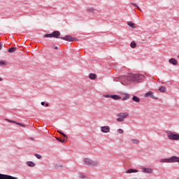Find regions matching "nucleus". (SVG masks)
I'll use <instances>...</instances> for the list:
<instances>
[{"mask_svg": "<svg viewBox=\"0 0 179 179\" xmlns=\"http://www.w3.org/2000/svg\"><path fill=\"white\" fill-rule=\"evenodd\" d=\"M84 162L86 166H89L90 167H96V166H99V162L93 161L89 158H85Z\"/></svg>", "mask_w": 179, "mask_h": 179, "instance_id": "6", "label": "nucleus"}, {"mask_svg": "<svg viewBox=\"0 0 179 179\" xmlns=\"http://www.w3.org/2000/svg\"><path fill=\"white\" fill-rule=\"evenodd\" d=\"M62 135V136H64V138H66V139H68V136H66V134L63 133Z\"/></svg>", "mask_w": 179, "mask_h": 179, "instance_id": "33", "label": "nucleus"}, {"mask_svg": "<svg viewBox=\"0 0 179 179\" xmlns=\"http://www.w3.org/2000/svg\"><path fill=\"white\" fill-rule=\"evenodd\" d=\"M159 90L161 93H166L167 88H166L164 86H162L159 88Z\"/></svg>", "mask_w": 179, "mask_h": 179, "instance_id": "17", "label": "nucleus"}, {"mask_svg": "<svg viewBox=\"0 0 179 179\" xmlns=\"http://www.w3.org/2000/svg\"><path fill=\"white\" fill-rule=\"evenodd\" d=\"M132 100L135 103H140L141 102V99L139 97L136 96H133Z\"/></svg>", "mask_w": 179, "mask_h": 179, "instance_id": "15", "label": "nucleus"}, {"mask_svg": "<svg viewBox=\"0 0 179 179\" xmlns=\"http://www.w3.org/2000/svg\"><path fill=\"white\" fill-rule=\"evenodd\" d=\"M131 4L133 5V6H134V8H137V9H138V10H142L141 9V8H139V6H138L136 3H131Z\"/></svg>", "mask_w": 179, "mask_h": 179, "instance_id": "25", "label": "nucleus"}, {"mask_svg": "<svg viewBox=\"0 0 179 179\" xmlns=\"http://www.w3.org/2000/svg\"><path fill=\"white\" fill-rule=\"evenodd\" d=\"M178 57L179 58V55L178 56Z\"/></svg>", "mask_w": 179, "mask_h": 179, "instance_id": "42", "label": "nucleus"}, {"mask_svg": "<svg viewBox=\"0 0 179 179\" xmlns=\"http://www.w3.org/2000/svg\"><path fill=\"white\" fill-rule=\"evenodd\" d=\"M169 141H179V134H176L171 131H166Z\"/></svg>", "mask_w": 179, "mask_h": 179, "instance_id": "4", "label": "nucleus"}, {"mask_svg": "<svg viewBox=\"0 0 179 179\" xmlns=\"http://www.w3.org/2000/svg\"><path fill=\"white\" fill-rule=\"evenodd\" d=\"M27 166H28V167H36V163L29 161L27 162Z\"/></svg>", "mask_w": 179, "mask_h": 179, "instance_id": "14", "label": "nucleus"}, {"mask_svg": "<svg viewBox=\"0 0 179 179\" xmlns=\"http://www.w3.org/2000/svg\"><path fill=\"white\" fill-rule=\"evenodd\" d=\"M130 47L131 48H136V43H135V41H131L130 43Z\"/></svg>", "mask_w": 179, "mask_h": 179, "instance_id": "22", "label": "nucleus"}, {"mask_svg": "<svg viewBox=\"0 0 179 179\" xmlns=\"http://www.w3.org/2000/svg\"><path fill=\"white\" fill-rule=\"evenodd\" d=\"M128 99H129V95L126 94L122 99V100L124 101L125 100H128Z\"/></svg>", "mask_w": 179, "mask_h": 179, "instance_id": "26", "label": "nucleus"}, {"mask_svg": "<svg viewBox=\"0 0 179 179\" xmlns=\"http://www.w3.org/2000/svg\"><path fill=\"white\" fill-rule=\"evenodd\" d=\"M117 132L118 134H124V130L122 129H118Z\"/></svg>", "mask_w": 179, "mask_h": 179, "instance_id": "28", "label": "nucleus"}, {"mask_svg": "<svg viewBox=\"0 0 179 179\" xmlns=\"http://www.w3.org/2000/svg\"><path fill=\"white\" fill-rule=\"evenodd\" d=\"M142 173H144L145 174H152V173H153V169L150 168L143 167L142 169Z\"/></svg>", "mask_w": 179, "mask_h": 179, "instance_id": "9", "label": "nucleus"}, {"mask_svg": "<svg viewBox=\"0 0 179 179\" xmlns=\"http://www.w3.org/2000/svg\"><path fill=\"white\" fill-rule=\"evenodd\" d=\"M103 97H106V99H110V98H111V95H110V94H105V95H103Z\"/></svg>", "mask_w": 179, "mask_h": 179, "instance_id": "31", "label": "nucleus"}, {"mask_svg": "<svg viewBox=\"0 0 179 179\" xmlns=\"http://www.w3.org/2000/svg\"><path fill=\"white\" fill-rule=\"evenodd\" d=\"M138 171H138L137 169H130L126 171V173L131 174V173H138Z\"/></svg>", "mask_w": 179, "mask_h": 179, "instance_id": "13", "label": "nucleus"}, {"mask_svg": "<svg viewBox=\"0 0 179 179\" xmlns=\"http://www.w3.org/2000/svg\"><path fill=\"white\" fill-rule=\"evenodd\" d=\"M160 163H179V157L172 156L169 158L161 159Z\"/></svg>", "mask_w": 179, "mask_h": 179, "instance_id": "2", "label": "nucleus"}, {"mask_svg": "<svg viewBox=\"0 0 179 179\" xmlns=\"http://www.w3.org/2000/svg\"><path fill=\"white\" fill-rule=\"evenodd\" d=\"M89 78H90V79L94 80V79H96V78H97V76H96V74H94V73H90Z\"/></svg>", "mask_w": 179, "mask_h": 179, "instance_id": "19", "label": "nucleus"}, {"mask_svg": "<svg viewBox=\"0 0 179 179\" xmlns=\"http://www.w3.org/2000/svg\"><path fill=\"white\" fill-rule=\"evenodd\" d=\"M61 40H64V41H76V38L72 37L69 35H66L65 36H62L60 38Z\"/></svg>", "mask_w": 179, "mask_h": 179, "instance_id": "7", "label": "nucleus"}, {"mask_svg": "<svg viewBox=\"0 0 179 179\" xmlns=\"http://www.w3.org/2000/svg\"><path fill=\"white\" fill-rule=\"evenodd\" d=\"M169 64H171L172 65H177L178 64V62L174 58H171L169 60Z\"/></svg>", "mask_w": 179, "mask_h": 179, "instance_id": "12", "label": "nucleus"}, {"mask_svg": "<svg viewBox=\"0 0 179 179\" xmlns=\"http://www.w3.org/2000/svg\"><path fill=\"white\" fill-rule=\"evenodd\" d=\"M145 97H150L154 100H157V97L155 96V95H153V93L150 91L145 94Z\"/></svg>", "mask_w": 179, "mask_h": 179, "instance_id": "11", "label": "nucleus"}, {"mask_svg": "<svg viewBox=\"0 0 179 179\" xmlns=\"http://www.w3.org/2000/svg\"><path fill=\"white\" fill-rule=\"evenodd\" d=\"M131 142L134 144V145H139V141L137 139H132Z\"/></svg>", "mask_w": 179, "mask_h": 179, "instance_id": "24", "label": "nucleus"}, {"mask_svg": "<svg viewBox=\"0 0 179 179\" xmlns=\"http://www.w3.org/2000/svg\"><path fill=\"white\" fill-rule=\"evenodd\" d=\"M3 47V43L2 42H0V50H2Z\"/></svg>", "mask_w": 179, "mask_h": 179, "instance_id": "32", "label": "nucleus"}, {"mask_svg": "<svg viewBox=\"0 0 179 179\" xmlns=\"http://www.w3.org/2000/svg\"><path fill=\"white\" fill-rule=\"evenodd\" d=\"M110 99H113V100H120L121 96L118 95H110Z\"/></svg>", "mask_w": 179, "mask_h": 179, "instance_id": "18", "label": "nucleus"}, {"mask_svg": "<svg viewBox=\"0 0 179 179\" xmlns=\"http://www.w3.org/2000/svg\"><path fill=\"white\" fill-rule=\"evenodd\" d=\"M3 80V79L0 77V82H2Z\"/></svg>", "mask_w": 179, "mask_h": 179, "instance_id": "40", "label": "nucleus"}, {"mask_svg": "<svg viewBox=\"0 0 179 179\" xmlns=\"http://www.w3.org/2000/svg\"><path fill=\"white\" fill-rule=\"evenodd\" d=\"M119 79L121 80L122 85L127 86V85H129V83H141V81L145 79V76L141 74L130 73L128 76H122L120 77Z\"/></svg>", "mask_w": 179, "mask_h": 179, "instance_id": "1", "label": "nucleus"}, {"mask_svg": "<svg viewBox=\"0 0 179 179\" xmlns=\"http://www.w3.org/2000/svg\"><path fill=\"white\" fill-rule=\"evenodd\" d=\"M110 128L108 126H103L101 127V131L103 134H108L110 132Z\"/></svg>", "mask_w": 179, "mask_h": 179, "instance_id": "10", "label": "nucleus"}, {"mask_svg": "<svg viewBox=\"0 0 179 179\" xmlns=\"http://www.w3.org/2000/svg\"><path fill=\"white\" fill-rule=\"evenodd\" d=\"M57 132H58L59 134H60V135H62V134H64V132H62V131H59V130H58Z\"/></svg>", "mask_w": 179, "mask_h": 179, "instance_id": "36", "label": "nucleus"}, {"mask_svg": "<svg viewBox=\"0 0 179 179\" xmlns=\"http://www.w3.org/2000/svg\"><path fill=\"white\" fill-rule=\"evenodd\" d=\"M80 178H86V176L85 175H80Z\"/></svg>", "mask_w": 179, "mask_h": 179, "instance_id": "35", "label": "nucleus"}, {"mask_svg": "<svg viewBox=\"0 0 179 179\" xmlns=\"http://www.w3.org/2000/svg\"><path fill=\"white\" fill-rule=\"evenodd\" d=\"M16 51V48L12 47L8 49V52H15Z\"/></svg>", "mask_w": 179, "mask_h": 179, "instance_id": "23", "label": "nucleus"}, {"mask_svg": "<svg viewBox=\"0 0 179 179\" xmlns=\"http://www.w3.org/2000/svg\"><path fill=\"white\" fill-rule=\"evenodd\" d=\"M41 106H45V102L42 101V102L41 103Z\"/></svg>", "mask_w": 179, "mask_h": 179, "instance_id": "37", "label": "nucleus"}, {"mask_svg": "<svg viewBox=\"0 0 179 179\" xmlns=\"http://www.w3.org/2000/svg\"><path fill=\"white\" fill-rule=\"evenodd\" d=\"M114 81H115V82H117V80L114 79Z\"/></svg>", "mask_w": 179, "mask_h": 179, "instance_id": "41", "label": "nucleus"}, {"mask_svg": "<svg viewBox=\"0 0 179 179\" xmlns=\"http://www.w3.org/2000/svg\"><path fill=\"white\" fill-rule=\"evenodd\" d=\"M117 117H118V118L116 119L117 122H124V121H125V118H128V117H129V113L127 112L120 113L117 115Z\"/></svg>", "mask_w": 179, "mask_h": 179, "instance_id": "5", "label": "nucleus"}, {"mask_svg": "<svg viewBox=\"0 0 179 179\" xmlns=\"http://www.w3.org/2000/svg\"><path fill=\"white\" fill-rule=\"evenodd\" d=\"M61 32L59 31H54L52 34H46L43 35V38H61Z\"/></svg>", "mask_w": 179, "mask_h": 179, "instance_id": "3", "label": "nucleus"}, {"mask_svg": "<svg viewBox=\"0 0 179 179\" xmlns=\"http://www.w3.org/2000/svg\"><path fill=\"white\" fill-rule=\"evenodd\" d=\"M0 179H19L17 177H14L10 175L0 173Z\"/></svg>", "mask_w": 179, "mask_h": 179, "instance_id": "8", "label": "nucleus"}, {"mask_svg": "<svg viewBox=\"0 0 179 179\" xmlns=\"http://www.w3.org/2000/svg\"><path fill=\"white\" fill-rule=\"evenodd\" d=\"M35 157H36L37 159H41V155H38V154H35L34 155Z\"/></svg>", "mask_w": 179, "mask_h": 179, "instance_id": "29", "label": "nucleus"}, {"mask_svg": "<svg viewBox=\"0 0 179 179\" xmlns=\"http://www.w3.org/2000/svg\"><path fill=\"white\" fill-rule=\"evenodd\" d=\"M56 139H57V141H58V142H60L61 143H64V142H65V139L62 140L57 137H56Z\"/></svg>", "mask_w": 179, "mask_h": 179, "instance_id": "27", "label": "nucleus"}, {"mask_svg": "<svg viewBox=\"0 0 179 179\" xmlns=\"http://www.w3.org/2000/svg\"><path fill=\"white\" fill-rule=\"evenodd\" d=\"M12 124H16V125H19V127H22V128H26V125L24 124H22V123H20V122H15V121H13L11 122Z\"/></svg>", "mask_w": 179, "mask_h": 179, "instance_id": "16", "label": "nucleus"}, {"mask_svg": "<svg viewBox=\"0 0 179 179\" xmlns=\"http://www.w3.org/2000/svg\"><path fill=\"white\" fill-rule=\"evenodd\" d=\"M128 26H129V27H131V29H135V24H134V22H127Z\"/></svg>", "mask_w": 179, "mask_h": 179, "instance_id": "21", "label": "nucleus"}, {"mask_svg": "<svg viewBox=\"0 0 179 179\" xmlns=\"http://www.w3.org/2000/svg\"><path fill=\"white\" fill-rule=\"evenodd\" d=\"M87 12H90V13H94V12H96V9H94V8H89L87 9Z\"/></svg>", "mask_w": 179, "mask_h": 179, "instance_id": "20", "label": "nucleus"}, {"mask_svg": "<svg viewBox=\"0 0 179 179\" xmlns=\"http://www.w3.org/2000/svg\"><path fill=\"white\" fill-rule=\"evenodd\" d=\"M48 106H50V104L48 103H45V107H48Z\"/></svg>", "mask_w": 179, "mask_h": 179, "instance_id": "38", "label": "nucleus"}, {"mask_svg": "<svg viewBox=\"0 0 179 179\" xmlns=\"http://www.w3.org/2000/svg\"><path fill=\"white\" fill-rule=\"evenodd\" d=\"M3 65H6L5 62L4 61H0V66H3Z\"/></svg>", "mask_w": 179, "mask_h": 179, "instance_id": "30", "label": "nucleus"}, {"mask_svg": "<svg viewBox=\"0 0 179 179\" xmlns=\"http://www.w3.org/2000/svg\"><path fill=\"white\" fill-rule=\"evenodd\" d=\"M6 121H8V122H13V120H10L9 119H6Z\"/></svg>", "mask_w": 179, "mask_h": 179, "instance_id": "34", "label": "nucleus"}, {"mask_svg": "<svg viewBox=\"0 0 179 179\" xmlns=\"http://www.w3.org/2000/svg\"><path fill=\"white\" fill-rule=\"evenodd\" d=\"M54 48H55V50H58V46H54Z\"/></svg>", "mask_w": 179, "mask_h": 179, "instance_id": "39", "label": "nucleus"}]
</instances>
